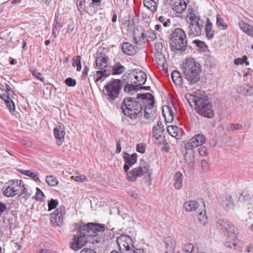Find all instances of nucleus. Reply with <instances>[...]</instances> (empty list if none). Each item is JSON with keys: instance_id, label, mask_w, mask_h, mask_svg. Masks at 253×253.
<instances>
[{"instance_id": "nucleus-1", "label": "nucleus", "mask_w": 253, "mask_h": 253, "mask_svg": "<svg viewBox=\"0 0 253 253\" xmlns=\"http://www.w3.org/2000/svg\"><path fill=\"white\" fill-rule=\"evenodd\" d=\"M137 155L136 154L129 155L125 153L124 159L125 164L124 166L125 171L126 173V178L129 181H135L138 177L143 176L149 177L151 176V171L148 164L141 161L139 165L128 171L130 167L136 163Z\"/></svg>"}, {"instance_id": "nucleus-2", "label": "nucleus", "mask_w": 253, "mask_h": 253, "mask_svg": "<svg viewBox=\"0 0 253 253\" xmlns=\"http://www.w3.org/2000/svg\"><path fill=\"white\" fill-rule=\"evenodd\" d=\"M188 101L191 106H195L197 113L200 115L208 118L214 116L213 107L206 96L191 95Z\"/></svg>"}, {"instance_id": "nucleus-3", "label": "nucleus", "mask_w": 253, "mask_h": 253, "mask_svg": "<svg viewBox=\"0 0 253 253\" xmlns=\"http://www.w3.org/2000/svg\"><path fill=\"white\" fill-rule=\"evenodd\" d=\"M182 70L190 84H193L199 81L201 72V65L194 58H186L183 63Z\"/></svg>"}, {"instance_id": "nucleus-4", "label": "nucleus", "mask_w": 253, "mask_h": 253, "mask_svg": "<svg viewBox=\"0 0 253 253\" xmlns=\"http://www.w3.org/2000/svg\"><path fill=\"white\" fill-rule=\"evenodd\" d=\"M122 109L125 116L133 119L141 113L142 107L141 103L135 98L126 97L122 102Z\"/></svg>"}, {"instance_id": "nucleus-5", "label": "nucleus", "mask_w": 253, "mask_h": 253, "mask_svg": "<svg viewBox=\"0 0 253 253\" xmlns=\"http://www.w3.org/2000/svg\"><path fill=\"white\" fill-rule=\"evenodd\" d=\"M187 39L185 32L181 28L173 32L170 40L171 47L174 50L184 51L187 46Z\"/></svg>"}, {"instance_id": "nucleus-6", "label": "nucleus", "mask_w": 253, "mask_h": 253, "mask_svg": "<svg viewBox=\"0 0 253 253\" xmlns=\"http://www.w3.org/2000/svg\"><path fill=\"white\" fill-rule=\"evenodd\" d=\"M190 22L188 27V34L189 36L197 37L201 35L203 28V21L193 12L189 15Z\"/></svg>"}, {"instance_id": "nucleus-7", "label": "nucleus", "mask_w": 253, "mask_h": 253, "mask_svg": "<svg viewBox=\"0 0 253 253\" xmlns=\"http://www.w3.org/2000/svg\"><path fill=\"white\" fill-rule=\"evenodd\" d=\"M122 87V84L120 80H113L105 86L104 93L110 101H113L118 97Z\"/></svg>"}, {"instance_id": "nucleus-8", "label": "nucleus", "mask_w": 253, "mask_h": 253, "mask_svg": "<svg viewBox=\"0 0 253 253\" xmlns=\"http://www.w3.org/2000/svg\"><path fill=\"white\" fill-rule=\"evenodd\" d=\"M216 227L221 233L226 236H229L236 231L235 226L225 219H218L216 222Z\"/></svg>"}, {"instance_id": "nucleus-9", "label": "nucleus", "mask_w": 253, "mask_h": 253, "mask_svg": "<svg viewBox=\"0 0 253 253\" xmlns=\"http://www.w3.org/2000/svg\"><path fill=\"white\" fill-rule=\"evenodd\" d=\"M81 230L85 232L86 236H95L99 232H103L105 230V227L103 224L89 223L87 225H84Z\"/></svg>"}, {"instance_id": "nucleus-10", "label": "nucleus", "mask_w": 253, "mask_h": 253, "mask_svg": "<svg viewBox=\"0 0 253 253\" xmlns=\"http://www.w3.org/2000/svg\"><path fill=\"white\" fill-rule=\"evenodd\" d=\"M87 239L88 237L85 232L81 229L80 232L74 236L71 243V248L74 251H78L85 245Z\"/></svg>"}, {"instance_id": "nucleus-11", "label": "nucleus", "mask_w": 253, "mask_h": 253, "mask_svg": "<svg viewBox=\"0 0 253 253\" xmlns=\"http://www.w3.org/2000/svg\"><path fill=\"white\" fill-rule=\"evenodd\" d=\"M22 181L15 180L4 190L3 195L7 197H13L18 195L21 189H23L22 185Z\"/></svg>"}, {"instance_id": "nucleus-12", "label": "nucleus", "mask_w": 253, "mask_h": 253, "mask_svg": "<svg viewBox=\"0 0 253 253\" xmlns=\"http://www.w3.org/2000/svg\"><path fill=\"white\" fill-rule=\"evenodd\" d=\"M141 99L143 100L144 103L148 102V106H147L144 111V117L146 119H150L152 118L154 111L152 109L154 104V100L153 95L150 93H147L141 94Z\"/></svg>"}, {"instance_id": "nucleus-13", "label": "nucleus", "mask_w": 253, "mask_h": 253, "mask_svg": "<svg viewBox=\"0 0 253 253\" xmlns=\"http://www.w3.org/2000/svg\"><path fill=\"white\" fill-rule=\"evenodd\" d=\"M117 242L121 252L129 251L130 249L133 247L131 238L126 235H122L117 237Z\"/></svg>"}, {"instance_id": "nucleus-14", "label": "nucleus", "mask_w": 253, "mask_h": 253, "mask_svg": "<svg viewBox=\"0 0 253 253\" xmlns=\"http://www.w3.org/2000/svg\"><path fill=\"white\" fill-rule=\"evenodd\" d=\"M65 214V209L64 207H59L53 213L51 214V223L54 226H60L62 223L63 216Z\"/></svg>"}, {"instance_id": "nucleus-15", "label": "nucleus", "mask_w": 253, "mask_h": 253, "mask_svg": "<svg viewBox=\"0 0 253 253\" xmlns=\"http://www.w3.org/2000/svg\"><path fill=\"white\" fill-rule=\"evenodd\" d=\"M206 142V138L202 134H196L194 136L190 139L185 145V149L194 148L201 146Z\"/></svg>"}, {"instance_id": "nucleus-16", "label": "nucleus", "mask_w": 253, "mask_h": 253, "mask_svg": "<svg viewBox=\"0 0 253 253\" xmlns=\"http://www.w3.org/2000/svg\"><path fill=\"white\" fill-rule=\"evenodd\" d=\"M171 6L173 10L177 13H181L187 7L188 0H167Z\"/></svg>"}, {"instance_id": "nucleus-17", "label": "nucleus", "mask_w": 253, "mask_h": 253, "mask_svg": "<svg viewBox=\"0 0 253 253\" xmlns=\"http://www.w3.org/2000/svg\"><path fill=\"white\" fill-rule=\"evenodd\" d=\"M133 79H131V83L135 84L136 86L139 87L144 84L147 80V76L146 74L142 70L135 71L134 74Z\"/></svg>"}, {"instance_id": "nucleus-18", "label": "nucleus", "mask_w": 253, "mask_h": 253, "mask_svg": "<svg viewBox=\"0 0 253 253\" xmlns=\"http://www.w3.org/2000/svg\"><path fill=\"white\" fill-rule=\"evenodd\" d=\"M97 69L99 70H108L109 66L108 58L105 55L99 54L95 61Z\"/></svg>"}, {"instance_id": "nucleus-19", "label": "nucleus", "mask_w": 253, "mask_h": 253, "mask_svg": "<svg viewBox=\"0 0 253 253\" xmlns=\"http://www.w3.org/2000/svg\"><path fill=\"white\" fill-rule=\"evenodd\" d=\"M175 109L172 104L165 105L162 108V113L167 123H171L173 120V114Z\"/></svg>"}, {"instance_id": "nucleus-20", "label": "nucleus", "mask_w": 253, "mask_h": 253, "mask_svg": "<svg viewBox=\"0 0 253 253\" xmlns=\"http://www.w3.org/2000/svg\"><path fill=\"white\" fill-rule=\"evenodd\" d=\"M54 135L58 145L62 144L65 135V128L63 126H58L53 130Z\"/></svg>"}, {"instance_id": "nucleus-21", "label": "nucleus", "mask_w": 253, "mask_h": 253, "mask_svg": "<svg viewBox=\"0 0 253 253\" xmlns=\"http://www.w3.org/2000/svg\"><path fill=\"white\" fill-rule=\"evenodd\" d=\"M184 157L185 162L188 167L193 168L195 164L194 151L191 149H185Z\"/></svg>"}, {"instance_id": "nucleus-22", "label": "nucleus", "mask_w": 253, "mask_h": 253, "mask_svg": "<svg viewBox=\"0 0 253 253\" xmlns=\"http://www.w3.org/2000/svg\"><path fill=\"white\" fill-rule=\"evenodd\" d=\"M253 202V195H247L244 198V204L245 206H248L250 204L251 205ZM250 211L248 212L249 218L247 219L246 221L249 224H251L252 220H253V206L248 208Z\"/></svg>"}, {"instance_id": "nucleus-23", "label": "nucleus", "mask_w": 253, "mask_h": 253, "mask_svg": "<svg viewBox=\"0 0 253 253\" xmlns=\"http://www.w3.org/2000/svg\"><path fill=\"white\" fill-rule=\"evenodd\" d=\"M221 204L227 210L233 209L235 207L234 202L230 195H225L222 197Z\"/></svg>"}, {"instance_id": "nucleus-24", "label": "nucleus", "mask_w": 253, "mask_h": 253, "mask_svg": "<svg viewBox=\"0 0 253 253\" xmlns=\"http://www.w3.org/2000/svg\"><path fill=\"white\" fill-rule=\"evenodd\" d=\"M110 75V72L108 70H100L96 72L94 75V80L95 83L97 82L103 81L106 78Z\"/></svg>"}, {"instance_id": "nucleus-25", "label": "nucleus", "mask_w": 253, "mask_h": 253, "mask_svg": "<svg viewBox=\"0 0 253 253\" xmlns=\"http://www.w3.org/2000/svg\"><path fill=\"white\" fill-rule=\"evenodd\" d=\"M144 34L142 31H141L140 33H137L136 31H134L133 36V40L134 42V43L136 44L137 46L139 45V47H141L144 42Z\"/></svg>"}, {"instance_id": "nucleus-26", "label": "nucleus", "mask_w": 253, "mask_h": 253, "mask_svg": "<svg viewBox=\"0 0 253 253\" xmlns=\"http://www.w3.org/2000/svg\"><path fill=\"white\" fill-rule=\"evenodd\" d=\"M123 52L128 55H133L136 52V48L129 42H125L122 45Z\"/></svg>"}, {"instance_id": "nucleus-27", "label": "nucleus", "mask_w": 253, "mask_h": 253, "mask_svg": "<svg viewBox=\"0 0 253 253\" xmlns=\"http://www.w3.org/2000/svg\"><path fill=\"white\" fill-rule=\"evenodd\" d=\"M240 29L247 35L253 37V27L248 23L241 21L239 23Z\"/></svg>"}, {"instance_id": "nucleus-28", "label": "nucleus", "mask_w": 253, "mask_h": 253, "mask_svg": "<svg viewBox=\"0 0 253 253\" xmlns=\"http://www.w3.org/2000/svg\"><path fill=\"white\" fill-rule=\"evenodd\" d=\"M198 202L196 201H190L184 203L183 207L187 211H193L198 208Z\"/></svg>"}, {"instance_id": "nucleus-29", "label": "nucleus", "mask_w": 253, "mask_h": 253, "mask_svg": "<svg viewBox=\"0 0 253 253\" xmlns=\"http://www.w3.org/2000/svg\"><path fill=\"white\" fill-rule=\"evenodd\" d=\"M1 98L3 99L9 110L11 113L15 111V104L12 99L8 95H2Z\"/></svg>"}, {"instance_id": "nucleus-30", "label": "nucleus", "mask_w": 253, "mask_h": 253, "mask_svg": "<svg viewBox=\"0 0 253 253\" xmlns=\"http://www.w3.org/2000/svg\"><path fill=\"white\" fill-rule=\"evenodd\" d=\"M206 36L208 39H211L213 37L214 31L212 30V24L209 18H207L206 26L205 28Z\"/></svg>"}, {"instance_id": "nucleus-31", "label": "nucleus", "mask_w": 253, "mask_h": 253, "mask_svg": "<svg viewBox=\"0 0 253 253\" xmlns=\"http://www.w3.org/2000/svg\"><path fill=\"white\" fill-rule=\"evenodd\" d=\"M172 80L176 85H181L182 84V79L180 73L177 71H174L171 74Z\"/></svg>"}, {"instance_id": "nucleus-32", "label": "nucleus", "mask_w": 253, "mask_h": 253, "mask_svg": "<svg viewBox=\"0 0 253 253\" xmlns=\"http://www.w3.org/2000/svg\"><path fill=\"white\" fill-rule=\"evenodd\" d=\"M174 187L178 189H180L182 186V174L180 172H177L174 175Z\"/></svg>"}, {"instance_id": "nucleus-33", "label": "nucleus", "mask_w": 253, "mask_h": 253, "mask_svg": "<svg viewBox=\"0 0 253 253\" xmlns=\"http://www.w3.org/2000/svg\"><path fill=\"white\" fill-rule=\"evenodd\" d=\"M155 57L158 65L160 67L164 68L165 66V64L166 63V60L164 55L162 53H155Z\"/></svg>"}, {"instance_id": "nucleus-34", "label": "nucleus", "mask_w": 253, "mask_h": 253, "mask_svg": "<svg viewBox=\"0 0 253 253\" xmlns=\"http://www.w3.org/2000/svg\"><path fill=\"white\" fill-rule=\"evenodd\" d=\"M144 6L153 12L156 10V2L153 0H144L143 1Z\"/></svg>"}, {"instance_id": "nucleus-35", "label": "nucleus", "mask_w": 253, "mask_h": 253, "mask_svg": "<svg viewBox=\"0 0 253 253\" xmlns=\"http://www.w3.org/2000/svg\"><path fill=\"white\" fill-rule=\"evenodd\" d=\"M21 173L26 176H29L35 181H40L39 174L36 171H33L30 170H22Z\"/></svg>"}, {"instance_id": "nucleus-36", "label": "nucleus", "mask_w": 253, "mask_h": 253, "mask_svg": "<svg viewBox=\"0 0 253 253\" xmlns=\"http://www.w3.org/2000/svg\"><path fill=\"white\" fill-rule=\"evenodd\" d=\"M216 26L221 30H225L227 28V25L223 19L218 15H216Z\"/></svg>"}, {"instance_id": "nucleus-37", "label": "nucleus", "mask_w": 253, "mask_h": 253, "mask_svg": "<svg viewBox=\"0 0 253 253\" xmlns=\"http://www.w3.org/2000/svg\"><path fill=\"white\" fill-rule=\"evenodd\" d=\"M125 70L124 66L120 64H115L112 67V74L119 75L123 73Z\"/></svg>"}, {"instance_id": "nucleus-38", "label": "nucleus", "mask_w": 253, "mask_h": 253, "mask_svg": "<svg viewBox=\"0 0 253 253\" xmlns=\"http://www.w3.org/2000/svg\"><path fill=\"white\" fill-rule=\"evenodd\" d=\"M46 182L51 186H55L58 184V180L53 175H49L46 177Z\"/></svg>"}, {"instance_id": "nucleus-39", "label": "nucleus", "mask_w": 253, "mask_h": 253, "mask_svg": "<svg viewBox=\"0 0 253 253\" xmlns=\"http://www.w3.org/2000/svg\"><path fill=\"white\" fill-rule=\"evenodd\" d=\"M22 187L23 189H21L20 192L19 194L20 195L22 198H24L25 200H27L31 196V193L28 192L27 189L26 188L25 185L23 182L22 181Z\"/></svg>"}, {"instance_id": "nucleus-40", "label": "nucleus", "mask_w": 253, "mask_h": 253, "mask_svg": "<svg viewBox=\"0 0 253 253\" xmlns=\"http://www.w3.org/2000/svg\"><path fill=\"white\" fill-rule=\"evenodd\" d=\"M62 27V25L58 22V21H56L54 26L52 27V36L56 38L58 36V35L59 34L60 30Z\"/></svg>"}, {"instance_id": "nucleus-41", "label": "nucleus", "mask_w": 253, "mask_h": 253, "mask_svg": "<svg viewBox=\"0 0 253 253\" xmlns=\"http://www.w3.org/2000/svg\"><path fill=\"white\" fill-rule=\"evenodd\" d=\"M178 127L175 126H169L167 127L168 133L172 137L178 135Z\"/></svg>"}, {"instance_id": "nucleus-42", "label": "nucleus", "mask_w": 253, "mask_h": 253, "mask_svg": "<svg viewBox=\"0 0 253 253\" xmlns=\"http://www.w3.org/2000/svg\"><path fill=\"white\" fill-rule=\"evenodd\" d=\"M81 57L80 56H77L73 58L72 60V65L73 66H77V70L80 71L82 69Z\"/></svg>"}, {"instance_id": "nucleus-43", "label": "nucleus", "mask_w": 253, "mask_h": 253, "mask_svg": "<svg viewBox=\"0 0 253 253\" xmlns=\"http://www.w3.org/2000/svg\"><path fill=\"white\" fill-rule=\"evenodd\" d=\"M71 178L77 182H83L86 179L84 175L81 174L79 173H76L74 175L72 176Z\"/></svg>"}, {"instance_id": "nucleus-44", "label": "nucleus", "mask_w": 253, "mask_h": 253, "mask_svg": "<svg viewBox=\"0 0 253 253\" xmlns=\"http://www.w3.org/2000/svg\"><path fill=\"white\" fill-rule=\"evenodd\" d=\"M194 246L191 243H187L183 247V253H193L194 251Z\"/></svg>"}, {"instance_id": "nucleus-45", "label": "nucleus", "mask_w": 253, "mask_h": 253, "mask_svg": "<svg viewBox=\"0 0 253 253\" xmlns=\"http://www.w3.org/2000/svg\"><path fill=\"white\" fill-rule=\"evenodd\" d=\"M137 87L135 84H126L124 87V90L126 92L132 93L136 91Z\"/></svg>"}, {"instance_id": "nucleus-46", "label": "nucleus", "mask_w": 253, "mask_h": 253, "mask_svg": "<svg viewBox=\"0 0 253 253\" xmlns=\"http://www.w3.org/2000/svg\"><path fill=\"white\" fill-rule=\"evenodd\" d=\"M198 220L199 222L202 225H205L207 222V217L205 215V211L203 213L202 211H200L198 214Z\"/></svg>"}, {"instance_id": "nucleus-47", "label": "nucleus", "mask_w": 253, "mask_h": 253, "mask_svg": "<svg viewBox=\"0 0 253 253\" xmlns=\"http://www.w3.org/2000/svg\"><path fill=\"white\" fill-rule=\"evenodd\" d=\"M44 198V195L43 193L41 190V189L39 188H36V193L35 196V198L37 201H42Z\"/></svg>"}, {"instance_id": "nucleus-48", "label": "nucleus", "mask_w": 253, "mask_h": 253, "mask_svg": "<svg viewBox=\"0 0 253 253\" xmlns=\"http://www.w3.org/2000/svg\"><path fill=\"white\" fill-rule=\"evenodd\" d=\"M159 21L163 24V25L166 27L169 26V24L170 23V19L167 18L164 16H160L159 17Z\"/></svg>"}, {"instance_id": "nucleus-49", "label": "nucleus", "mask_w": 253, "mask_h": 253, "mask_svg": "<svg viewBox=\"0 0 253 253\" xmlns=\"http://www.w3.org/2000/svg\"><path fill=\"white\" fill-rule=\"evenodd\" d=\"M58 202L57 200L51 199L48 202V211L55 209L58 205Z\"/></svg>"}, {"instance_id": "nucleus-50", "label": "nucleus", "mask_w": 253, "mask_h": 253, "mask_svg": "<svg viewBox=\"0 0 253 253\" xmlns=\"http://www.w3.org/2000/svg\"><path fill=\"white\" fill-rule=\"evenodd\" d=\"M163 127L164 126H162L161 127V128H159V126H154V127L153 128V135H154V136H156L157 138H158V137L157 136H158L159 137L161 135V133L162 132V131L163 130Z\"/></svg>"}, {"instance_id": "nucleus-51", "label": "nucleus", "mask_w": 253, "mask_h": 253, "mask_svg": "<svg viewBox=\"0 0 253 253\" xmlns=\"http://www.w3.org/2000/svg\"><path fill=\"white\" fill-rule=\"evenodd\" d=\"M65 82L69 86H74L76 84V80L72 79L71 78H68L66 79Z\"/></svg>"}, {"instance_id": "nucleus-52", "label": "nucleus", "mask_w": 253, "mask_h": 253, "mask_svg": "<svg viewBox=\"0 0 253 253\" xmlns=\"http://www.w3.org/2000/svg\"><path fill=\"white\" fill-rule=\"evenodd\" d=\"M243 93L247 96H251L253 95V86L249 88H244Z\"/></svg>"}, {"instance_id": "nucleus-53", "label": "nucleus", "mask_w": 253, "mask_h": 253, "mask_svg": "<svg viewBox=\"0 0 253 253\" xmlns=\"http://www.w3.org/2000/svg\"><path fill=\"white\" fill-rule=\"evenodd\" d=\"M243 126L240 124H232L231 125L230 129L232 130H239Z\"/></svg>"}, {"instance_id": "nucleus-54", "label": "nucleus", "mask_w": 253, "mask_h": 253, "mask_svg": "<svg viewBox=\"0 0 253 253\" xmlns=\"http://www.w3.org/2000/svg\"><path fill=\"white\" fill-rule=\"evenodd\" d=\"M155 46V49L156 50V53H161L163 47V44L161 42H157L156 43Z\"/></svg>"}, {"instance_id": "nucleus-55", "label": "nucleus", "mask_w": 253, "mask_h": 253, "mask_svg": "<svg viewBox=\"0 0 253 253\" xmlns=\"http://www.w3.org/2000/svg\"><path fill=\"white\" fill-rule=\"evenodd\" d=\"M85 4V0H77V5L79 10L83 9Z\"/></svg>"}, {"instance_id": "nucleus-56", "label": "nucleus", "mask_w": 253, "mask_h": 253, "mask_svg": "<svg viewBox=\"0 0 253 253\" xmlns=\"http://www.w3.org/2000/svg\"><path fill=\"white\" fill-rule=\"evenodd\" d=\"M199 154L202 156H205L207 154V149L205 147H201L199 148Z\"/></svg>"}, {"instance_id": "nucleus-57", "label": "nucleus", "mask_w": 253, "mask_h": 253, "mask_svg": "<svg viewBox=\"0 0 253 253\" xmlns=\"http://www.w3.org/2000/svg\"><path fill=\"white\" fill-rule=\"evenodd\" d=\"M136 151L138 152H139V153H144L145 152V147L144 146L141 144H138L136 146Z\"/></svg>"}, {"instance_id": "nucleus-58", "label": "nucleus", "mask_w": 253, "mask_h": 253, "mask_svg": "<svg viewBox=\"0 0 253 253\" xmlns=\"http://www.w3.org/2000/svg\"><path fill=\"white\" fill-rule=\"evenodd\" d=\"M33 75L36 77L37 79L40 80L42 82H43L44 78L42 76V75L40 73L34 72H33Z\"/></svg>"}, {"instance_id": "nucleus-59", "label": "nucleus", "mask_w": 253, "mask_h": 253, "mask_svg": "<svg viewBox=\"0 0 253 253\" xmlns=\"http://www.w3.org/2000/svg\"><path fill=\"white\" fill-rule=\"evenodd\" d=\"M147 37L150 40L153 41L156 39V34H155L154 32H150L147 34Z\"/></svg>"}, {"instance_id": "nucleus-60", "label": "nucleus", "mask_w": 253, "mask_h": 253, "mask_svg": "<svg viewBox=\"0 0 253 253\" xmlns=\"http://www.w3.org/2000/svg\"><path fill=\"white\" fill-rule=\"evenodd\" d=\"M6 209V206L5 204L0 202V216Z\"/></svg>"}, {"instance_id": "nucleus-61", "label": "nucleus", "mask_w": 253, "mask_h": 253, "mask_svg": "<svg viewBox=\"0 0 253 253\" xmlns=\"http://www.w3.org/2000/svg\"><path fill=\"white\" fill-rule=\"evenodd\" d=\"M81 253H96L93 250L84 248L81 251Z\"/></svg>"}, {"instance_id": "nucleus-62", "label": "nucleus", "mask_w": 253, "mask_h": 253, "mask_svg": "<svg viewBox=\"0 0 253 253\" xmlns=\"http://www.w3.org/2000/svg\"><path fill=\"white\" fill-rule=\"evenodd\" d=\"M130 253H144L143 249H135L129 251Z\"/></svg>"}, {"instance_id": "nucleus-63", "label": "nucleus", "mask_w": 253, "mask_h": 253, "mask_svg": "<svg viewBox=\"0 0 253 253\" xmlns=\"http://www.w3.org/2000/svg\"><path fill=\"white\" fill-rule=\"evenodd\" d=\"M234 63L236 65H240L242 64L243 63V60L241 59L240 58H236L234 60Z\"/></svg>"}, {"instance_id": "nucleus-64", "label": "nucleus", "mask_w": 253, "mask_h": 253, "mask_svg": "<svg viewBox=\"0 0 253 253\" xmlns=\"http://www.w3.org/2000/svg\"><path fill=\"white\" fill-rule=\"evenodd\" d=\"M40 253H55V252L47 249L42 250Z\"/></svg>"}]
</instances>
